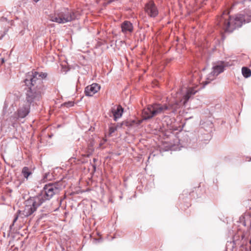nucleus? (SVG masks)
Returning a JSON list of instances; mask_svg holds the SVG:
<instances>
[{"label":"nucleus","instance_id":"obj_1","mask_svg":"<svg viewBox=\"0 0 251 251\" xmlns=\"http://www.w3.org/2000/svg\"><path fill=\"white\" fill-rule=\"evenodd\" d=\"M47 75L46 73L36 71H31L27 73L25 82L26 85L29 86L31 92L33 93L31 99L39 98L41 96L44 91L42 79L45 78Z\"/></svg>","mask_w":251,"mask_h":251},{"label":"nucleus","instance_id":"obj_2","mask_svg":"<svg viewBox=\"0 0 251 251\" xmlns=\"http://www.w3.org/2000/svg\"><path fill=\"white\" fill-rule=\"evenodd\" d=\"M179 107V102L177 101L169 103L168 105L166 104L153 103L148 105L147 108L143 110L142 116L144 120H148L158 114L163 113L165 110H172L175 111Z\"/></svg>","mask_w":251,"mask_h":251},{"label":"nucleus","instance_id":"obj_3","mask_svg":"<svg viewBox=\"0 0 251 251\" xmlns=\"http://www.w3.org/2000/svg\"><path fill=\"white\" fill-rule=\"evenodd\" d=\"M43 202H44V199L42 195H38L30 198L25 201L23 214L26 217L30 216L36 210L37 208Z\"/></svg>","mask_w":251,"mask_h":251},{"label":"nucleus","instance_id":"obj_4","mask_svg":"<svg viewBox=\"0 0 251 251\" xmlns=\"http://www.w3.org/2000/svg\"><path fill=\"white\" fill-rule=\"evenodd\" d=\"M60 190L61 187L58 183H49L44 186L41 194L39 195L43 196L44 202L46 200L50 199L54 195L58 194Z\"/></svg>","mask_w":251,"mask_h":251},{"label":"nucleus","instance_id":"obj_5","mask_svg":"<svg viewBox=\"0 0 251 251\" xmlns=\"http://www.w3.org/2000/svg\"><path fill=\"white\" fill-rule=\"evenodd\" d=\"M243 17H228L224 20V26L225 30L231 32L236 27H240L243 23Z\"/></svg>","mask_w":251,"mask_h":251},{"label":"nucleus","instance_id":"obj_6","mask_svg":"<svg viewBox=\"0 0 251 251\" xmlns=\"http://www.w3.org/2000/svg\"><path fill=\"white\" fill-rule=\"evenodd\" d=\"M230 65L228 62L224 61H219L215 63L213 67V75H212V78L210 79H214L216 76L224 71L225 67Z\"/></svg>","mask_w":251,"mask_h":251},{"label":"nucleus","instance_id":"obj_7","mask_svg":"<svg viewBox=\"0 0 251 251\" xmlns=\"http://www.w3.org/2000/svg\"><path fill=\"white\" fill-rule=\"evenodd\" d=\"M100 85L97 83H93L85 88V95L87 96H93L100 90Z\"/></svg>","mask_w":251,"mask_h":251},{"label":"nucleus","instance_id":"obj_8","mask_svg":"<svg viewBox=\"0 0 251 251\" xmlns=\"http://www.w3.org/2000/svg\"><path fill=\"white\" fill-rule=\"evenodd\" d=\"M145 9L149 16H156L158 14L156 7L151 1L147 3Z\"/></svg>","mask_w":251,"mask_h":251},{"label":"nucleus","instance_id":"obj_9","mask_svg":"<svg viewBox=\"0 0 251 251\" xmlns=\"http://www.w3.org/2000/svg\"><path fill=\"white\" fill-rule=\"evenodd\" d=\"M50 20L58 23L59 24H64L66 22L71 21L74 19L73 17H50Z\"/></svg>","mask_w":251,"mask_h":251},{"label":"nucleus","instance_id":"obj_10","mask_svg":"<svg viewBox=\"0 0 251 251\" xmlns=\"http://www.w3.org/2000/svg\"><path fill=\"white\" fill-rule=\"evenodd\" d=\"M114 120L117 121V120L120 118L123 113V108L121 105H118L116 109L113 108L111 110Z\"/></svg>","mask_w":251,"mask_h":251},{"label":"nucleus","instance_id":"obj_11","mask_svg":"<svg viewBox=\"0 0 251 251\" xmlns=\"http://www.w3.org/2000/svg\"><path fill=\"white\" fill-rule=\"evenodd\" d=\"M122 30L123 32H132L133 26L132 24L128 21H125L121 25Z\"/></svg>","mask_w":251,"mask_h":251},{"label":"nucleus","instance_id":"obj_12","mask_svg":"<svg viewBox=\"0 0 251 251\" xmlns=\"http://www.w3.org/2000/svg\"><path fill=\"white\" fill-rule=\"evenodd\" d=\"M32 168L28 167H24L22 170V174L26 180L28 179L30 176L32 175Z\"/></svg>","mask_w":251,"mask_h":251},{"label":"nucleus","instance_id":"obj_13","mask_svg":"<svg viewBox=\"0 0 251 251\" xmlns=\"http://www.w3.org/2000/svg\"><path fill=\"white\" fill-rule=\"evenodd\" d=\"M28 107H23L19 109L18 114L19 117L25 118L29 113Z\"/></svg>","mask_w":251,"mask_h":251},{"label":"nucleus","instance_id":"obj_14","mask_svg":"<svg viewBox=\"0 0 251 251\" xmlns=\"http://www.w3.org/2000/svg\"><path fill=\"white\" fill-rule=\"evenodd\" d=\"M196 92L193 88H190L187 90V94L184 96V101L183 102V104H185V103L189 100V98L192 95H194Z\"/></svg>","mask_w":251,"mask_h":251},{"label":"nucleus","instance_id":"obj_15","mask_svg":"<svg viewBox=\"0 0 251 251\" xmlns=\"http://www.w3.org/2000/svg\"><path fill=\"white\" fill-rule=\"evenodd\" d=\"M242 73L243 75L246 78H248L251 76V70L246 67H243L242 68Z\"/></svg>","mask_w":251,"mask_h":251},{"label":"nucleus","instance_id":"obj_16","mask_svg":"<svg viewBox=\"0 0 251 251\" xmlns=\"http://www.w3.org/2000/svg\"><path fill=\"white\" fill-rule=\"evenodd\" d=\"M74 105V102L73 101H68L67 102H64L63 104H62V106H64L67 107H72Z\"/></svg>","mask_w":251,"mask_h":251},{"label":"nucleus","instance_id":"obj_17","mask_svg":"<svg viewBox=\"0 0 251 251\" xmlns=\"http://www.w3.org/2000/svg\"><path fill=\"white\" fill-rule=\"evenodd\" d=\"M212 75H213V71L211 72L207 76V80L205 82V84H207L209 83L211 81L213 80V79H211L210 78H212Z\"/></svg>","mask_w":251,"mask_h":251},{"label":"nucleus","instance_id":"obj_18","mask_svg":"<svg viewBox=\"0 0 251 251\" xmlns=\"http://www.w3.org/2000/svg\"><path fill=\"white\" fill-rule=\"evenodd\" d=\"M115 128L113 127H111L109 128V132L110 134L114 132L115 131Z\"/></svg>","mask_w":251,"mask_h":251},{"label":"nucleus","instance_id":"obj_19","mask_svg":"<svg viewBox=\"0 0 251 251\" xmlns=\"http://www.w3.org/2000/svg\"><path fill=\"white\" fill-rule=\"evenodd\" d=\"M229 14V11L228 10H227L224 11L223 13L224 15Z\"/></svg>","mask_w":251,"mask_h":251},{"label":"nucleus","instance_id":"obj_20","mask_svg":"<svg viewBox=\"0 0 251 251\" xmlns=\"http://www.w3.org/2000/svg\"><path fill=\"white\" fill-rule=\"evenodd\" d=\"M6 20V18H3L2 17L1 18V19L0 20L1 21H3L4 20Z\"/></svg>","mask_w":251,"mask_h":251},{"label":"nucleus","instance_id":"obj_21","mask_svg":"<svg viewBox=\"0 0 251 251\" xmlns=\"http://www.w3.org/2000/svg\"><path fill=\"white\" fill-rule=\"evenodd\" d=\"M60 16H64V15L62 14V15H61Z\"/></svg>","mask_w":251,"mask_h":251}]
</instances>
